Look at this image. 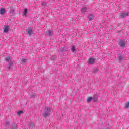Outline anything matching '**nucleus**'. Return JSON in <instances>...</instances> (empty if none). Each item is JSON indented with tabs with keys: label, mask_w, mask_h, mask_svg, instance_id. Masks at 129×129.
<instances>
[{
	"label": "nucleus",
	"mask_w": 129,
	"mask_h": 129,
	"mask_svg": "<svg viewBox=\"0 0 129 129\" xmlns=\"http://www.w3.org/2000/svg\"><path fill=\"white\" fill-rule=\"evenodd\" d=\"M98 72V68H96L94 70L93 73H97Z\"/></svg>",
	"instance_id": "nucleus-17"
},
{
	"label": "nucleus",
	"mask_w": 129,
	"mask_h": 129,
	"mask_svg": "<svg viewBox=\"0 0 129 129\" xmlns=\"http://www.w3.org/2000/svg\"><path fill=\"white\" fill-rule=\"evenodd\" d=\"M23 113V111H20L18 112V115L20 116Z\"/></svg>",
	"instance_id": "nucleus-22"
},
{
	"label": "nucleus",
	"mask_w": 129,
	"mask_h": 129,
	"mask_svg": "<svg viewBox=\"0 0 129 129\" xmlns=\"http://www.w3.org/2000/svg\"><path fill=\"white\" fill-rule=\"evenodd\" d=\"M55 58H56L55 56H52V57L51 58V60H55Z\"/></svg>",
	"instance_id": "nucleus-23"
},
{
	"label": "nucleus",
	"mask_w": 129,
	"mask_h": 129,
	"mask_svg": "<svg viewBox=\"0 0 129 129\" xmlns=\"http://www.w3.org/2000/svg\"><path fill=\"white\" fill-rule=\"evenodd\" d=\"M10 31V26L9 25H5L4 27V33H8Z\"/></svg>",
	"instance_id": "nucleus-6"
},
{
	"label": "nucleus",
	"mask_w": 129,
	"mask_h": 129,
	"mask_svg": "<svg viewBox=\"0 0 129 129\" xmlns=\"http://www.w3.org/2000/svg\"><path fill=\"white\" fill-rule=\"evenodd\" d=\"M120 17L121 18H126V17H127L128 16V12H121L119 14Z\"/></svg>",
	"instance_id": "nucleus-4"
},
{
	"label": "nucleus",
	"mask_w": 129,
	"mask_h": 129,
	"mask_svg": "<svg viewBox=\"0 0 129 129\" xmlns=\"http://www.w3.org/2000/svg\"><path fill=\"white\" fill-rule=\"evenodd\" d=\"M94 19V15L90 14L89 15L88 17V20H89V21H92V20Z\"/></svg>",
	"instance_id": "nucleus-7"
},
{
	"label": "nucleus",
	"mask_w": 129,
	"mask_h": 129,
	"mask_svg": "<svg viewBox=\"0 0 129 129\" xmlns=\"http://www.w3.org/2000/svg\"><path fill=\"white\" fill-rule=\"evenodd\" d=\"M27 14H28V9H25L23 11V16H27Z\"/></svg>",
	"instance_id": "nucleus-12"
},
{
	"label": "nucleus",
	"mask_w": 129,
	"mask_h": 129,
	"mask_svg": "<svg viewBox=\"0 0 129 129\" xmlns=\"http://www.w3.org/2000/svg\"><path fill=\"white\" fill-rule=\"evenodd\" d=\"M5 60L6 62L9 63L7 66V68H8V69H11L13 66V61H12V58H11L10 56H8L6 57Z\"/></svg>",
	"instance_id": "nucleus-1"
},
{
	"label": "nucleus",
	"mask_w": 129,
	"mask_h": 129,
	"mask_svg": "<svg viewBox=\"0 0 129 129\" xmlns=\"http://www.w3.org/2000/svg\"><path fill=\"white\" fill-rule=\"evenodd\" d=\"M43 116L44 117H48V116H50V107H46Z\"/></svg>",
	"instance_id": "nucleus-2"
},
{
	"label": "nucleus",
	"mask_w": 129,
	"mask_h": 129,
	"mask_svg": "<svg viewBox=\"0 0 129 129\" xmlns=\"http://www.w3.org/2000/svg\"><path fill=\"white\" fill-rule=\"evenodd\" d=\"M97 99H98V97H97L96 95H95L93 98L94 102H96V101H97Z\"/></svg>",
	"instance_id": "nucleus-13"
},
{
	"label": "nucleus",
	"mask_w": 129,
	"mask_h": 129,
	"mask_svg": "<svg viewBox=\"0 0 129 129\" xmlns=\"http://www.w3.org/2000/svg\"><path fill=\"white\" fill-rule=\"evenodd\" d=\"M42 6L43 7H46L47 6V2H44L41 3Z\"/></svg>",
	"instance_id": "nucleus-18"
},
{
	"label": "nucleus",
	"mask_w": 129,
	"mask_h": 129,
	"mask_svg": "<svg viewBox=\"0 0 129 129\" xmlns=\"http://www.w3.org/2000/svg\"><path fill=\"white\" fill-rule=\"evenodd\" d=\"M92 99H93V98L92 97H88L87 99V101L88 102H91V101L92 100Z\"/></svg>",
	"instance_id": "nucleus-14"
},
{
	"label": "nucleus",
	"mask_w": 129,
	"mask_h": 129,
	"mask_svg": "<svg viewBox=\"0 0 129 129\" xmlns=\"http://www.w3.org/2000/svg\"><path fill=\"white\" fill-rule=\"evenodd\" d=\"M86 7H83L81 9V13H85L86 12Z\"/></svg>",
	"instance_id": "nucleus-15"
},
{
	"label": "nucleus",
	"mask_w": 129,
	"mask_h": 129,
	"mask_svg": "<svg viewBox=\"0 0 129 129\" xmlns=\"http://www.w3.org/2000/svg\"><path fill=\"white\" fill-rule=\"evenodd\" d=\"M119 45L121 48L123 49L125 47V42L123 40H120Z\"/></svg>",
	"instance_id": "nucleus-5"
},
{
	"label": "nucleus",
	"mask_w": 129,
	"mask_h": 129,
	"mask_svg": "<svg viewBox=\"0 0 129 129\" xmlns=\"http://www.w3.org/2000/svg\"><path fill=\"white\" fill-rule=\"evenodd\" d=\"M31 97H35L36 96V94L35 93H32L30 95Z\"/></svg>",
	"instance_id": "nucleus-21"
},
{
	"label": "nucleus",
	"mask_w": 129,
	"mask_h": 129,
	"mask_svg": "<svg viewBox=\"0 0 129 129\" xmlns=\"http://www.w3.org/2000/svg\"><path fill=\"white\" fill-rule=\"evenodd\" d=\"M21 62L22 63H26V62H27V59L26 58H22Z\"/></svg>",
	"instance_id": "nucleus-19"
},
{
	"label": "nucleus",
	"mask_w": 129,
	"mask_h": 129,
	"mask_svg": "<svg viewBox=\"0 0 129 129\" xmlns=\"http://www.w3.org/2000/svg\"><path fill=\"white\" fill-rule=\"evenodd\" d=\"M94 63H95V58L91 57L89 59V60L88 61V63L89 65H93V64H94Z\"/></svg>",
	"instance_id": "nucleus-3"
},
{
	"label": "nucleus",
	"mask_w": 129,
	"mask_h": 129,
	"mask_svg": "<svg viewBox=\"0 0 129 129\" xmlns=\"http://www.w3.org/2000/svg\"><path fill=\"white\" fill-rule=\"evenodd\" d=\"M125 108L128 109L129 108V101L127 103H126V104L125 105Z\"/></svg>",
	"instance_id": "nucleus-16"
},
{
	"label": "nucleus",
	"mask_w": 129,
	"mask_h": 129,
	"mask_svg": "<svg viewBox=\"0 0 129 129\" xmlns=\"http://www.w3.org/2000/svg\"><path fill=\"white\" fill-rule=\"evenodd\" d=\"M72 52H75V47L74 46H72Z\"/></svg>",
	"instance_id": "nucleus-20"
},
{
	"label": "nucleus",
	"mask_w": 129,
	"mask_h": 129,
	"mask_svg": "<svg viewBox=\"0 0 129 129\" xmlns=\"http://www.w3.org/2000/svg\"><path fill=\"white\" fill-rule=\"evenodd\" d=\"M117 58L119 61H122V60H123V56H122L121 54H118L117 55Z\"/></svg>",
	"instance_id": "nucleus-8"
},
{
	"label": "nucleus",
	"mask_w": 129,
	"mask_h": 129,
	"mask_svg": "<svg viewBox=\"0 0 129 129\" xmlns=\"http://www.w3.org/2000/svg\"><path fill=\"white\" fill-rule=\"evenodd\" d=\"M27 33L29 35V36H31V35H32V34H33V30L32 29V28H29L27 30Z\"/></svg>",
	"instance_id": "nucleus-10"
},
{
	"label": "nucleus",
	"mask_w": 129,
	"mask_h": 129,
	"mask_svg": "<svg viewBox=\"0 0 129 129\" xmlns=\"http://www.w3.org/2000/svg\"><path fill=\"white\" fill-rule=\"evenodd\" d=\"M6 13V9L5 8H1L0 9V14L1 15H4Z\"/></svg>",
	"instance_id": "nucleus-9"
},
{
	"label": "nucleus",
	"mask_w": 129,
	"mask_h": 129,
	"mask_svg": "<svg viewBox=\"0 0 129 129\" xmlns=\"http://www.w3.org/2000/svg\"><path fill=\"white\" fill-rule=\"evenodd\" d=\"M14 126H16V125H14L13 126H12V129H16L17 128L16 127L14 128Z\"/></svg>",
	"instance_id": "nucleus-24"
},
{
	"label": "nucleus",
	"mask_w": 129,
	"mask_h": 129,
	"mask_svg": "<svg viewBox=\"0 0 129 129\" xmlns=\"http://www.w3.org/2000/svg\"><path fill=\"white\" fill-rule=\"evenodd\" d=\"M46 34L48 36H52L53 35V31H49L46 32Z\"/></svg>",
	"instance_id": "nucleus-11"
}]
</instances>
